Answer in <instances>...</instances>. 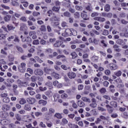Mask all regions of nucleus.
Returning <instances> with one entry per match:
<instances>
[{"label": "nucleus", "instance_id": "1", "mask_svg": "<svg viewBox=\"0 0 128 128\" xmlns=\"http://www.w3.org/2000/svg\"><path fill=\"white\" fill-rule=\"evenodd\" d=\"M18 68L20 72H26V63L22 62L18 66Z\"/></svg>", "mask_w": 128, "mask_h": 128}, {"label": "nucleus", "instance_id": "2", "mask_svg": "<svg viewBox=\"0 0 128 128\" xmlns=\"http://www.w3.org/2000/svg\"><path fill=\"white\" fill-rule=\"evenodd\" d=\"M72 34V30L70 28H68L66 30L64 33H62V36H65V37L70 36Z\"/></svg>", "mask_w": 128, "mask_h": 128}, {"label": "nucleus", "instance_id": "3", "mask_svg": "<svg viewBox=\"0 0 128 128\" xmlns=\"http://www.w3.org/2000/svg\"><path fill=\"white\" fill-rule=\"evenodd\" d=\"M67 76L70 80H74L76 77V74L74 72H68L67 74Z\"/></svg>", "mask_w": 128, "mask_h": 128}, {"label": "nucleus", "instance_id": "4", "mask_svg": "<svg viewBox=\"0 0 128 128\" xmlns=\"http://www.w3.org/2000/svg\"><path fill=\"white\" fill-rule=\"evenodd\" d=\"M34 74L36 76H42L44 74V71L42 69H36L34 72Z\"/></svg>", "mask_w": 128, "mask_h": 128}, {"label": "nucleus", "instance_id": "5", "mask_svg": "<svg viewBox=\"0 0 128 128\" xmlns=\"http://www.w3.org/2000/svg\"><path fill=\"white\" fill-rule=\"evenodd\" d=\"M17 82L20 88H22V86H28V83L26 82H22L20 80H18Z\"/></svg>", "mask_w": 128, "mask_h": 128}, {"label": "nucleus", "instance_id": "6", "mask_svg": "<svg viewBox=\"0 0 128 128\" xmlns=\"http://www.w3.org/2000/svg\"><path fill=\"white\" fill-rule=\"evenodd\" d=\"M26 101L28 104H35L36 102V100L34 98H27Z\"/></svg>", "mask_w": 128, "mask_h": 128}, {"label": "nucleus", "instance_id": "7", "mask_svg": "<svg viewBox=\"0 0 128 128\" xmlns=\"http://www.w3.org/2000/svg\"><path fill=\"white\" fill-rule=\"evenodd\" d=\"M108 66L112 70H116L118 69V66L114 64H108Z\"/></svg>", "mask_w": 128, "mask_h": 128}, {"label": "nucleus", "instance_id": "8", "mask_svg": "<svg viewBox=\"0 0 128 128\" xmlns=\"http://www.w3.org/2000/svg\"><path fill=\"white\" fill-rule=\"evenodd\" d=\"M106 106L108 114H112V112H114V108L112 106H110V104H106Z\"/></svg>", "mask_w": 128, "mask_h": 128}, {"label": "nucleus", "instance_id": "9", "mask_svg": "<svg viewBox=\"0 0 128 128\" xmlns=\"http://www.w3.org/2000/svg\"><path fill=\"white\" fill-rule=\"evenodd\" d=\"M54 110L53 108H50L48 110V114L46 115L47 118L52 116L54 114Z\"/></svg>", "mask_w": 128, "mask_h": 128}, {"label": "nucleus", "instance_id": "10", "mask_svg": "<svg viewBox=\"0 0 128 128\" xmlns=\"http://www.w3.org/2000/svg\"><path fill=\"white\" fill-rule=\"evenodd\" d=\"M44 72L46 74H50V72H54V70L48 68V67H44Z\"/></svg>", "mask_w": 128, "mask_h": 128}, {"label": "nucleus", "instance_id": "11", "mask_svg": "<svg viewBox=\"0 0 128 128\" xmlns=\"http://www.w3.org/2000/svg\"><path fill=\"white\" fill-rule=\"evenodd\" d=\"M113 48H114V52H122V49L120 48V46L116 44H114L113 46Z\"/></svg>", "mask_w": 128, "mask_h": 128}, {"label": "nucleus", "instance_id": "12", "mask_svg": "<svg viewBox=\"0 0 128 128\" xmlns=\"http://www.w3.org/2000/svg\"><path fill=\"white\" fill-rule=\"evenodd\" d=\"M22 42H28V44L32 42V38L28 36L24 38H22Z\"/></svg>", "mask_w": 128, "mask_h": 128}, {"label": "nucleus", "instance_id": "13", "mask_svg": "<svg viewBox=\"0 0 128 128\" xmlns=\"http://www.w3.org/2000/svg\"><path fill=\"white\" fill-rule=\"evenodd\" d=\"M62 44V42L60 40H57L54 44V46L55 48H60V46Z\"/></svg>", "mask_w": 128, "mask_h": 128}, {"label": "nucleus", "instance_id": "14", "mask_svg": "<svg viewBox=\"0 0 128 128\" xmlns=\"http://www.w3.org/2000/svg\"><path fill=\"white\" fill-rule=\"evenodd\" d=\"M94 20H98V22H106V18H102V17H96L94 18Z\"/></svg>", "mask_w": 128, "mask_h": 128}, {"label": "nucleus", "instance_id": "15", "mask_svg": "<svg viewBox=\"0 0 128 128\" xmlns=\"http://www.w3.org/2000/svg\"><path fill=\"white\" fill-rule=\"evenodd\" d=\"M28 30L26 24H22L20 27V30Z\"/></svg>", "mask_w": 128, "mask_h": 128}, {"label": "nucleus", "instance_id": "16", "mask_svg": "<svg viewBox=\"0 0 128 128\" xmlns=\"http://www.w3.org/2000/svg\"><path fill=\"white\" fill-rule=\"evenodd\" d=\"M77 104L78 106H80V108H84L85 106L84 103L82 102V101L80 100L77 102Z\"/></svg>", "mask_w": 128, "mask_h": 128}, {"label": "nucleus", "instance_id": "17", "mask_svg": "<svg viewBox=\"0 0 128 128\" xmlns=\"http://www.w3.org/2000/svg\"><path fill=\"white\" fill-rule=\"evenodd\" d=\"M54 118H56L58 120H62V116L60 113H56L54 115Z\"/></svg>", "mask_w": 128, "mask_h": 128}, {"label": "nucleus", "instance_id": "18", "mask_svg": "<svg viewBox=\"0 0 128 128\" xmlns=\"http://www.w3.org/2000/svg\"><path fill=\"white\" fill-rule=\"evenodd\" d=\"M116 44H120V46H122V44H124L126 43L124 42V40L122 39H118L117 40H116Z\"/></svg>", "mask_w": 128, "mask_h": 128}, {"label": "nucleus", "instance_id": "19", "mask_svg": "<svg viewBox=\"0 0 128 128\" xmlns=\"http://www.w3.org/2000/svg\"><path fill=\"white\" fill-rule=\"evenodd\" d=\"M10 106L6 104H4L2 106L3 110H10Z\"/></svg>", "mask_w": 128, "mask_h": 128}, {"label": "nucleus", "instance_id": "20", "mask_svg": "<svg viewBox=\"0 0 128 128\" xmlns=\"http://www.w3.org/2000/svg\"><path fill=\"white\" fill-rule=\"evenodd\" d=\"M11 18H12V16L10 15H6L4 17V20L5 22H10Z\"/></svg>", "mask_w": 128, "mask_h": 128}, {"label": "nucleus", "instance_id": "21", "mask_svg": "<svg viewBox=\"0 0 128 128\" xmlns=\"http://www.w3.org/2000/svg\"><path fill=\"white\" fill-rule=\"evenodd\" d=\"M110 106H112V108H116L118 106V104H116V102L114 101H112L110 103Z\"/></svg>", "mask_w": 128, "mask_h": 128}, {"label": "nucleus", "instance_id": "22", "mask_svg": "<svg viewBox=\"0 0 128 128\" xmlns=\"http://www.w3.org/2000/svg\"><path fill=\"white\" fill-rule=\"evenodd\" d=\"M86 10L88 12H92V4H88L87 6H86Z\"/></svg>", "mask_w": 128, "mask_h": 128}, {"label": "nucleus", "instance_id": "23", "mask_svg": "<svg viewBox=\"0 0 128 128\" xmlns=\"http://www.w3.org/2000/svg\"><path fill=\"white\" fill-rule=\"evenodd\" d=\"M38 104H42V106H46V104H48V102H46V100H41L38 101Z\"/></svg>", "mask_w": 128, "mask_h": 128}, {"label": "nucleus", "instance_id": "24", "mask_svg": "<svg viewBox=\"0 0 128 128\" xmlns=\"http://www.w3.org/2000/svg\"><path fill=\"white\" fill-rule=\"evenodd\" d=\"M24 110H32V108H30V105L29 104H25L24 106Z\"/></svg>", "mask_w": 128, "mask_h": 128}, {"label": "nucleus", "instance_id": "25", "mask_svg": "<svg viewBox=\"0 0 128 128\" xmlns=\"http://www.w3.org/2000/svg\"><path fill=\"white\" fill-rule=\"evenodd\" d=\"M104 10L105 12H110V4H107L104 6Z\"/></svg>", "mask_w": 128, "mask_h": 128}, {"label": "nucleus", "instance_id": "26", "mask_svg": "<svg viewBox=\"0 0 128 128\" xmlns=\"http://www.w3.org/2000/svg\"><path fill=\"white\" fill-rule=\"evenodd\" d=\"M50 22H58V18H56V16H53L51 18H50Z\"/></svg>", "mask_w": 128, "mask_h": 128}, {"label": "nucleus", "instance_id": "27", "mask_svg": "<svg viewBox=\"0 0 128 128\" xmlns=\"http://www.w3.org/2000/svg\"><path fill=\"white\" fill-rule=\"evenodd\" d=\"M8 58L9 62H14V57L12 54H10L8 56Z\"/></svg>", "mask_w": 128, "mask_h": 128}, {"label": "nucleus", "instance_id": "28", "mask_svg": "<svg viewBox=\"0 0 128 128\" xmlns=\"http://www.w3.org/2000/svg\"><path fill=\"white\" fill-rule=\"evenodd\" d=\"M36 50H37V54H40L42 52V46H38L36 47Z\"/></svg>", "mask_w": 128, "mask_h": 128}, {"label": "nucleus", "instance_id": "29", "mask_svg": "<svg viewBox=\"0 0 128 128\" xmlns=\"http://www.w3.org/2000/svg\"><path fill=\"white\" fill-rule=\"evenodd\" d=\"M60 8L58 7L54 6L52 8V12H60Z\"/></svg>", "mask_w": 128, "mask_h": 128}, {"label": "nucleus", "instance_id": "30", "mask_svg": "<svg viewBox=\"0 0 128 128\" xmlns=\"http://www.w3.org/2000/svg\"><path fill=\"white\" fill-rule=\"evenodd\" d=\"M100 92L102 94H106V88H102L101 89H100Z\"/></svg>", "mask_w": 128, "mask_h": 128}, {"label": "nucleus", "instance_id": "31", "mask_svg": "<svg viewBox=\"0 0 128 128\" xmlns=\"http://www.w3.org/2000/svg\"><path fill=\"white\" fill-rule=\"evenodd\" d=\"M82 100L83 102H90V100L86 97H82Z\"/></svg>", "mask_w": 128, "mask_h": 128}, {"label": "nucleus", "instance_id": "32", "mask_svg": "<svg viewBox=\"0 0 128 128\" xmlns=\"http://www.w3.org/2000/svg\"><path fill=\"white\" fill-rule=\"evenodd\" d=\"M62 122L63 125L64 126L66 124H68V120H66V118H63L62 120Z\"/></svg>", "mask_w": 128, "mask_h": 128}, {"label": "nucleus", "instance_id": "33", "mask_svg": "<svg viewBox=\"0 0 128 128\" xmlns=\"http://www.w3.org/2000/svg\"><path fill=\"white\" fill-rule=\"evenodd\" d=\"M59 39L60 40H62L64 42H70V40H71L70 38H67L66 39V40H64V38L60 36V37H59Z\"/></svg>", "mask_w": 128, "mask_h": 128}, {"label": "nucleus", "instance_id": "34", "mask_svg": "<svg viewBox=\"0 0 128 128\" xmlns=\"http://www.w3.org/2000/svg\"><path fill=\"white\" fill-rule=\"evenodd\" d=\"M16 48L19 52H20L21 54H23L24 52V50H22V48L20 46H16Z\"/></svg>", "mask_w": 128, "mask_h": 128}, {"label": "nucleus", "instance_id": "35", "mask_svg": "<svg viewBox=\"0 0 128 128\" xmlns=\"http://www.w3.org/2000/svg\"><path fill=\"white\" fill-rule=\"evenodd\" d=\"M51 24L53 28H56L58 26H59L60 23L58 22H52Z\"/></svg>", "mask_w": 128, "mask_h": 128}, {"label": "nucleus", "instance_id": "36", "mask_svg": "<svg viewBox=\"0 0 128 128\" xmlns=\"http://www.w3.org/2000/svg\"><path fill=\"white\" fill-rule=\"evenodd\" d=\"M40 30L41 32H46V26L43 24L40 26Z\"/></svg>", "mask_w": 128, "mask_h": 128}, {"label": "nucleus", "instance_id": "37", "mask_svg": "<svg viewBox=\"0 0 128 128\" xmlns=\"http://www.w3.org/2000/svg\"><path fill=\"white\" fill-rule=\"evenodd\" d=\"M81 16L84 18V20H88V15L86 14L81 13Z\"/></svg>", "mask_w": 128, "mask_h": 128}, {"label": "nucleus", "instance_id": "38", "mask_svg": "<svg viewBox=\"0 0 128 128\" xmlns=\"http://www.w3.org/2000/svg\"><path fill=\"white\" fill-rule=\"evenodd\" d=\"M92 61H94L95 62H98V56H94L92 58Z\"/></svg>", "mask_w": 128, "mask_h": 128}, {"label": "nucleus", "instance_id": "39", "mask_svg": "<svg viewBox=\"0 0 128 128\" xmlns=\"http://www.w3.org/2000/svg\"><path fill=\"white\" fill-rule=\"evenodd\" d=\"M71 104H72V106L74 108H78V105L74 100L70 101Z\"/></svg>", "mask_w": 128, "mask_h": 128}, {"label": "nucleus", "instance_id": "40", "mask_svg": "<svg viewBox=\"0 0 128 128\" xmlns=\"http://www.w3.org/2000/svg\"><path fill=\"white\" fill-rule=\"evenodd\" d=\"M30 80L31 82H36V76H32L30 78Z\"/></svg>", "mask_w": 128, "mask_h": 128}, {"label": "nucleus", "instance_id": "41", "mask_svg": "<svg viewBox=\"0 0 128 128\" xmlns=\"http://www.w3.org/2000/svg\"><path fill=\"white\" fill-rule=\"evenodd\" d=\"M26 99L24 98H21L20 100V104H26Z\"/></svg>", "mask_w": 128, "mask_h": 128}, {"label": "nucleus", "instance_id": "42", "mask_svg": "<svg viewBox=\"0 0 128 128\" xmlns=\"http://www.w3.org/2000/svg\"><path fill=\"white\" fill-rule=\"evenodd\" d=\"M90 106L92 108H96V106H98V104L96 103H91L90 104Z\"/></svg>", "mask_w": 128, "mask_h": 128}, {"label": "nucleus", "instance_id": "43", "mask_svg": "<svg viewBox=\"0 0 128 128\" xmlns=\"http://www.w3.org/2000/svg\"><path fill=\"white\" fill-rule=\"evenodd\" d=\"M7 28L8 29V30H14V28H16V27H14L12 26L9 24L7 26Z\"/></svg>", "mask_w": 128, "mask_h": 128}, {"label": "nucleus", "instance_id": "44", "mask_svg": "<svg viewBox=\"0 0 128 128\" xmlns=\"http://www.w3.org/2000/svg\"><path fill=\"white\" fill-rule=\"evenodd\" d=\"M60 58H64V60H66V56L64 55L60 54L56 56V59L60 60Z\"/></svg>", "mask_w": 128, "mask_h": 128}, {"label": "nucleus", "instance_id": "45", "mask_svg": "<svg viewBox=\"0 0 128 128\" xmlns=\"http://www.w3.org/2000/svg\"><path fill=\"white\" fill-rule=\"evenodd\" d=\"M122 71L120 70H118L114 72V74L116 76H122Z\"/></svg>", "mask_w": 128, "mask_h": 128}, {"label": "nucleus", "instance_id": "46", "mask_svg": "<svg viewBox=\"0 0 128 128\" xmlns=\"http://www.w3.org/2000/svg\"><path fill=\"white\" fill-rule=\"evenodd\" d=\"M64 16H66V18H70L71 14L70 13L68 12H66L64 13Z\"/></svg>", "mask_w": 128, "mask_h": 128}, {"label": "nucleus", "instance_id": "47", "mask_svg": "<svg viewBox=\"0 0 128 128\" xmlns=\"http://www.w3.org/2000/svg\"><path fill=\"white\" fill-rule=\"evenodd\" d=\"M75 8L76 10H83V8L82 6H78V5L75 6Z\"/></svg>", "mask_w": 128, "mask_h": 128}, {"label": "nucleus", "instance_id": "48", "mask_svg": "<svg viewBox=\"0 0 128 128\" xmlns=\"http://www.w3.org/2000/svg\"><path fill=\"white\" fill-rule=\"evenodd\" d=\"M70 56H72V58L73 59L76 58L78 57V54H76V52H73L71 53Z\"/></svg>", "mask_w": 128, "mask_h": 128}, {"label": "nucleus", "instance_id": "49", "mask_svg": "<svg viewBox=\"0 0 128 128\" xmlns=\"http://www.w3.org/2000/svg\"><path fill=\"white\" fill-rule=\"evenodd\" d=\"M6 82L8 84H14V80L12 78H8Z\"/></svg>", "mask_w": 128, "mask_h": 128}, {"label": "nucleus", "instance_id": "50", "mask_svg": "<svg viewBox=\"0 0 128 128\" xmlns=\"http://www.w3.org/2000/svg\"><path fill=\"white\" fill-rule=\"evenodd\" d=\"M71 32H72V36H76L78 34V32H76V30H74V29H71Z\"/></svg>", "mask_w": 128, "mask_h": 128}, {"label": "nucleus", "instance_id": "51", "mask_svg": "<svg viewBox=\"0 0 128 128\" xmlns=\"http://www.w3.org/2000/svg\"><path fill=\"white\" fill-rule=\"evenodd\" d=\"M40 44L42 46H46V41L44 39H42L40 41Z\"/></svg>", "mask_w": 128, "mask_h": 128}, {"label": "nucleus", "instance_id": "52", "mask_svg": "<svg viewBox=\"0 0 128 128\" xmlns=\"http://www.w3.org/2000/svg\"><path fill=\"white\" fill-rule=\"evenodd\" d=\"M10 99L8 98H4L3 99L4 102H5L6 104H8V103L10 102Z\"/></svg>", "mask_w": 128, "mask_h": 128}, {"label": "nucleus", "instance_id": "53", "mask_svg": "<svg viewBox=\"0 0 128 128\" xmlns=\"http://www.w3.org/2000/svg\"><path fill=\"white\" fill-rule=\"evenodd\" d=\"M12 4L14 6H18V3L16 1H12Z\"/></svg>", "mask_w": 128, "mask_h": 128}, {"label": "nucleus", "instance_id": "54", "mask_svg": "<svg viewBox=\"0 0 128 128\" xmlns=\"http://www.w3.org/2000/svg\"><path fill=\"white\" fill-rule=\"evenodd\" d=\"M27 72H29L30 74H34V71L32 70V69L30 68H28L26 70Z\"/></svg>", "mask_w": 128, "mask_h": 128}, {"label": "nucleus", "instance_id": "55", "mask_svg": "<svg viewBox=\"0 0 128 128\" xmlns=\"http://www.w3.org/2000/svg\"><path fill=\"white\" fill-rule=\"evenodd\" d=\"M15 116H16V120H18L19 122H20V120H22V118L18 114H16Z\"/></svg>", "mask_w": 128, "mask_h": 128}, {"label": "nucleus", "instance_id": "56", "mask_svg": "<svg viewBox=\"0 0 128 128\" xmlns=\"http://www.w3.org/2000/svg\"><path fill=\"white\" fill-rule=\"evenodd\" d=\"M40 12H32L33 16H40Z\"/></svg>", "mask_w": 128, "mask_h": 128}, {"label": "nucleus", "instance_id": "57", "mask_svg": "<svg viewBox=\"0 0 128 128\" xmlns=\"http://www.w3.org/2000/svg\"><path fill=\"white\" fill-rule=\"evenodd\" d=\"M14 42H20V38H18V36L16 35H15V37L14 38Z\"/></svg>", "mask_w": 128, "mask_h": 128}, {"label": "nucleus", "instance_id": "58", "mask_svg": "<svg viewBox=\"0 0 128 128\" xmlns=\"http://www.w3.org/2000/svg\"><path fill=\"white\" fill-rule=\"evenodd\" d=\"M0 6L2 8H4V10H10V8L8 6H6L4 4H2Z\"/></svg>", "mask_w": 128, "mask_h": 128}, {"label": "nucleus", "instance_id": "59", "mask_svg": "<svg viewBox=\"0 0 128 128\" xmlns=\"http://www.w3.org/2000/svg\"><path fill=\"white\" fill-rule=\"evenodd\" d=\"M102 98H105V100H111L110 96H108V95H104L102 96Z\"/></svg>", "mask_w": 128, "mask_h": 128}, {"label": "nucleus", "instance_id": "60", "mask_svg": "<svg viewBox=\"0 0 128 128\" xmlns=\"http://www.w3.org/2000/svg\"><path fill=\"white\" fill-rule=\"evenodd\" d=\"M32 44L36 46L40 44V41L38 40H34L32 42Z\"/></svg>", "mask_w": 128, "mask_h": 128}, {"label": "nucleus", "instance_id": "61", "mask_svg": "<svg viewBox=\"0 0 128 128\" xmlns=\"http://www.w3.org/2000/svg\"><path fill=\"white\" fill-rule=\"evenodd\" d=\"M102 34L103 36H108V30H103V32L102 33Z\"/></svg>", "mask_w": 128, "mask_h": 128}, {"label": "nucleus", "instance_id": "62", "mask_svg": "<svg viewBox=\"0 0 128 128\" xmlns=\"http://www.w3.org/2000/svg\"><path fill=\"white\" fill-rule=\"evenodd\" d=\"M68 96L66 94H63L61 95L62 98H64V99L68 98Z\"/></svg>", "mask_w": 128, "mask_h": 128}, {"label": "nucleus", "instance_id": "63", "mask_svg": "<svg viewBox=\"0 0 128 128\" xmlns=\"http://www.w3.org/2000/svg\"><path fill=\"white\" fill-rule=\"evenodd\" d=\"M45 94L46 96H48V98L52 96V92L50 91L46 92Z\"/></svg>", "mask_w": 128, "mask_h": 128}, {"label": "nucleus", "instance_id": "64", "mask_svg": "<svg viewBox=\"0 0 128 128\" xmlns=\"http://www.w3.org/2000/svg\"><path fill=\"white\" fill-rule=\"evenodd\" d=\"M62 28H68V24L64 22H62Z\"/></svg>", "mask_w": 128, "mask_h": 128}]
</instances>
